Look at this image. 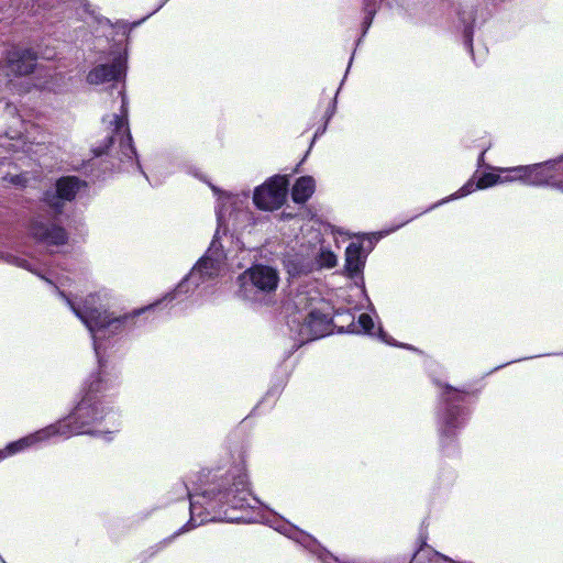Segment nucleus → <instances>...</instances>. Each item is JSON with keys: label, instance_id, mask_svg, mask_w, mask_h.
Returning <instances> with one entry per match:
<instances>
[{"label": "nucleus", "instance_id": "7ed1b4c3", "mask_svg": "<svg viewBox=\"0 0 563 563\" xmlns=\"http://www.w3.org/2000/svg\"><path fill=\"white\" fill-rule=\"evenodd\" d=\"M0 261L9 265L25 269L38 276L47 284L54 286L60 299L85 324L90 335H96L95 331L97 330V327L101 324L103 320H106L104 318H107L111 311L114 300V296L111 290L101 288L97 291L90 292L80 301L73 300L68 295L65 294V291L59 289V285L64 286L65 283L59 279L56 283L53 282L49 276L44 274L37 267L33 260L25 255L22 243L13 238L5 236L0 239Z\"/></svg>", "mask_w": 563, "mask_h": 563}, {"label": "nucleus", "instance_id": "f3484780", "mask_svg": "<svg viewBox=\"0 0 563 563\" xmlns=\"http://www.w3.org/2000/svg\"><path fill=\"white\" fill-rule=\"evenodd\" d=\"M36 54L30 48L14 46L7 52L5 71L7 75L25 76L31 74L36 65Z\"/></svg>", "mask_w": 563, "mask_h": 563}, {"label": "nucleus", "instance_id": "5701e85b", "mask_svg": "<svg viewBox=\"0 0 563 563\" xmlns=\"http://www.w3.org/2000/svg\"><path fill=\"white\" fill-rule=\"evenodd\" d=\"M497 172L500 174V184L521 181L527 185L526 165L510 168H498Z\"/></svg>", "mask_w": 563, "mask_h": 563}, {"label": "nucleus", "instance_id": "f704fd0d", "mask_svg": "<svg viewBox=\"0 0 563 563\" xmlns=\"http://www.w3.org/2000/svg\"><path fill=\"white\" fill-rule=\"evenodd\" d=\"M20 176H15L12 178V183L19 184Z\"/></svg>", "mask_w": 563, "mask_h": 563}, {"label": "nucleus", "instance_id": "58836bf2", "mask_svg": "<svg viewBox=\"0 0 563 563\" xmlns=\"http://www.w3.org/2000/svg\"><path fill=\"white\" fill-rule=\"evenodd\" d=\"M412 220H413V217H410L409 220L405 221L404 223L406 224L407 222L412 221Z\"/></svg>", "mask_w": 563, "mask_h": 563}, {"label": "nucleus", "instance_id": "f03ea898", "mask_svg": "<svg viewBox=\"0 0 563 563\" xmlns=\"http://www.w3.org/2000/svg\"><path fill=\"white\" fill-rule=\"evenodd\" d=\"M216 213L218 228L208 250L175 289L163 298L164 301L181 303L200 287L212 283L224 273L230 253L225 250L224 243L232 240V236L228 235L229 227L232 225L233 230H238L251 220L249 192L221 194Z\"/></svg>", "mask_w": 563, "mask_h": 563}, {"label": "nucleus", "instance_id": "c9c22d12", "mask_svg": "<svg viewBox=\"0 0 563 563\" xmlns=\"http://www.w3.org/2000/svg\"><path fill=\"white\" fill-rule=\"evenodd\" d=\"M146 18L142 19L141 21H137V22H134L133 25L136 26V25H140Z\"/></svg>", "mask_w": 563, "mask_h": 563}, {"label": "nucleus", "instance_id": "4c0bfd02", "mask_svg": "<svg viewBox=\"0 0 563 563\" xmlns=\"http://www.w3.org/2000/svg\"><path fill=\"white\" fill-rule=\"evenodd\" d=\"M0 563H7L5 560L2 558V555L0 554Z\"/></svg>", "mask_w": 563, "mask_h": 563}, {"label": "nucleus", "instance_id": "e433bc0d", "mask_svg": "<svg viewBox=\"0 0 563 563\" xmlns=\"http://www.w3.org/2000/svg\"><path fill=\"white\" fill-rule=\"evenodd\" d=\"M44 57H45V58H47V59H51V58H53V55H51V54H44Z\"/></svg>", "mask_w": 563, "mask_h": 563}, {"label": "nucleus", "instance_id": "bb28decb", "mask_svg": "<svg viewBox=\"0 0 563 563\" xmlns=\"http://www.w3.org/2000/svg\"><path fill=\"white\" fill-rule=\"evenodd\" d=\"M63 3L69 8V9H74L76 11V13L81 18V14L78 12L79 10H82V12L85 13H90V10H89V3L87 2V0H63Z\"/></svg>", "mask_w": 563, "mask_h": 563}, {"label": "nucleus", "instance_id": "a878e982", "mask_svg": "<svg viewBox=\"0 0 563 563\" xmlns=\"http://www.w3.org/2000/svg\"><path fill=\"white\" fill-rule=\"evenodd\" d=\"M500 174L496 173H485L483 174L478 180L476 181V188L486 189L488 187L500 184Z\"/></svg>", "mask_w": 563, "mask_h": 563}, {"label": "nucleus", "instance_id": "a211bd4d", "mask_svg": "<svg viewBox=\"0 0 563 563\" xmlns=\"http://www.w3.org/2000/svg\"><path fill=\"white\" fill-rule=\"evenodd\" d=\"M118 385V375L108 369L99 360V369L88 377L85 383L86 395L98 399V395H104L113 390Z\"/></svg>", "mask_w": 563, "mask_h": 563}, {"label": "nucleus", "instance_id": "cd10ccee", "mask_svg": "<svg viewBox=\"0 0 563 563\" xmlns=\"http://www.w3.org/2000/svg\"><path fill=\"white\" fill-rule=\"evenodd\" d=\"M357 322L365 333H371L374 328V321L367 313H361L358 316Z\"/></svg>", "mask_w": 563, "mask_h": 563}, {"label": "nucleus", "instance_id": "1a4fd4ad", "mask_svg": "<svg viewBox=\"0 0 563 563\" xmlns=\"http://www.w3.org/2000/svg\"><path fill=\"white\" fill-rule=\"evenodd\" d=\"M240 295L246 300H258L260 295H268L277 289L279 275L276 268L256 264L238 278Z\"/></svg>", "mask_w": 563, "mask_h": 563}, {"label": "nucleus", "instance_id": "72a5a7b5", "mask_svg": "<svg viewBox=\"0 0 563 563\" xmlns=\"http://www.w3.org/2000/svg\"><path fill=\"white\" fill-rule=\"evenodd\" d=\"M168 0H163L161 4L157 7L156 10H153V13H156L157 10H159Z\"/></svg>", "mask_w": 563, "mask_h": 563}, {"label": "nucleus", "instance_id": "39448f33", "mask_svg": "<svg viewBox=\"0 0 563 563\" xmlns=\"http://www.w3.org/2000/svg\"><path fill=\"white\" fill-rule=\"evenodd\" d=\"M465 391L445 385L441 391V401L437 410L439 443L444 454L451 455L456 449V440L467 421V411L462 406Z\"/></svg>", "mask_w": 563, "mask_h": 563}, {"label": "nucleus", "instance_id": "ea45409f", "mask_svg": "<svg viewBox=\"0 0 563 563\" xmlns=\"http://www.w3.org/2000/svg\"><path fill=\"white\" fill-rule=\"evenodd\" d=\"M412 220H413V217H410L409 220L405 221L404 223L406 224L407 222L412 221Z\"/></svg>", "mask_w": 563, "mask_h": 563}, {"label": "nucleus", "instance_id": "ddd939ff", "mask_svg": "<svg viewBox=\"0 0 563 563\" xmlns=\"http://www.w3.org/2000/svg\"><path fill=\"white\" fill-rule=\"evenodd\" d=\"M288 180L285 176L275 175L257 186L253 192V202L257 209L273 211L279 209L287 196Z\"/></svg>", "mask_w": 563, "mask_h": 563}, {"label": "nucleus", "instance_id": "6e6552de", "mask_svg": "<svg viewBox=\"0 0 563 563\" xmlns=\"http://www.w3.org/2000/svg\"><path fill=\"white\" fill-rule=\"evenodd\" d=\"M60 214H55L44 207L32 216L27 224L29 235L37 243L46 246H60L67 243L68 233L59 221Z\"/></svg>", "mask_w": 563, "mask_h": 563}, {"label": "nucleus", "instance_id": "4468645a", "mask_svg": "<svg viewBox=\"0 0 563 563\" xmlns=\"http://www.w3.org/2000/svg\"><path fill=\"white\" fill-rule=\"evenodd\" d=\"M126 71V58L119 54L109 63L96 65L87 74L86 80L89 85L99 86L107 82H120Z\"/></svg>", "mask_w": 563, "mask_h": 563}, {"label": "nucleus", "instance_id": "6ab92c4d", "mask_svg": "<svg viewBox=\"0 0 563 563\" xmlns=\"http://www.w3.org/2000/svg\"><path fill=\"white\" fill-rule=\"evenodd\" d=\"M366 254L363 247L357 243H350L345 250V272L350 278H357L362 287H364L363 269L365 266Z\"/></svg>", "mask_w": 563, "mask_h": 563}, {"label": "nucleus", "instance_id": "473e14b6", "mask_svg": "<svg viewBox=\"0 0 563 563\" xmlns=\"http://www.w3.org/2000/svg\"><path fill=\"white\" fill-rule=\"evenodd\" d=\"M5 459H7V456H5V454H4V451H3V449H1V450H0V462H1V461H3V460H5Z\"/></svg>", "mask_w": 563, "mask_h": 563}, {"label": "nucleus", "instance_id": "0eeeda50", "mask_svg": "<svg viewBox=\"0 0 563 563\" xmlns=\"http://www.w3.org/2000/svg\"><path fill=\"white\" fill-rule=\"evenodd\" d=\"M298 316L295 314L288 322L294 338L303 344L323 338L330 333L331 317L321 309L312 306V300L306 294H298L295 298Z\"/></svg>", "mask_w": 563, "mask_h": 563}, {"label": "nucleus", "instance_id": "c85d7f7f", "mask_svg": "<svg viewBox=\"0 0 563 563\" xmlns=\"http://www.w3.org/2000/svg\"><path fill=\"white\" fill-rule=\"evenodd\" d=\"M402 225H405V223H400L398 225H396L395 228H391L389 230H386V231H380V232H377V233H374L373 234V239L375 241H378L380 238L385 236V235H388L389 233L396 231L397 229L401 228Z\"/></svg>", "mask_w": 563, "mask_h": 563}, {"label": "nucleus", "instance_id": "4be33fe9", "mask_svg": "<svg viewBox=\"0 0 563 563\" xmlns=\"http://www.w3.org/2000/svg\"><path fill=\"white\" fill-rule=\"evenodd\" d=\"M459 20L462 26V33L464 38V44L468 48V51L473 52V23L475 21L474 10L472 8H467L462 10L459 13Z\"/></svg>", "mask_w": 563, "mask_h": 563}, {"label": "nucleus", "instance_id": "b1692460", "mask_svg": "<svg viewBox=\"0 0 563 563\" xmlns=\"http://www.w3.org/2000/svg\"><path fill=\"white\" fill-rule=\"evenodd\" d=\"M476 183H474L473 179H470L465 185H463L456 192L452 194L451 196L433 203L431 207H429L424 212H428L430 210H433L438 208L439 206H442L451 200H455L459 198H463L470 194H472L474 190H476Z\"/></svg>", "mask_w": 563, "mask_h": 563}, {"label": "nucleus", "instance_id": "9d476101", "mask_svg": "<svg viewBox=\"0 0 563 563\" xmlns=\"http://www.w3.org/2000/svg\"><path fill=\"white\" fill-rule=\"evenodd\" d=\"M152 307L153 306H147L120 314H117L111 310L107 318H104L106 320H103L101 324L97 327V330L95 331L96 335H90L97 356H100V350L102 347L100 341L103 338L121 335L137 328L140 325V317Z\"/></svg>", "mask_w": 563, "mask_h": 563}, {"label": "nucleus", "instance_id": "dca6fc26", "mask_svg": "<svg viewBox=\"0 0 563 563\" xmlns=\"http://www.w3.org/2000/svg\"><path fill=\"white\" fill-rule=\"evenodd\" d=\"M284 265L292 277L307 275L316 269V250L305 245L291 249L284 255Z\"/></svg>", "mask_w": 563, "mask_h": 563}, {"label": "nucleus", "instance_id": "9b49d317", "mask_svg": "<svg viewBox=\"0 0 563 563\" xmlns=\"http://www.w3.org/2000/svg\"><path fill=\"white\" fill-rule=\"evenodd\" d=\"M86 181L77 176H64L56 180L55 187L44 191L42 203L55 214H62L66 202L73 201Z\"/></svg>", "mask_w": 563, "mask_h": 563}, {"label": "nucleus", "instance_id": "7c9ffc66", "mask_svg": "<svg viewBox=\"0 0 563 563\" xmlns=\"http://www.w3.org/2000/svg\"><path fill=\"white\" fill-rule=\"evenodd\" d=\"M378 333H379V338H380L384 342H386V343H388V344H391V343L386 339V338H387V334L383 331V329H379V330H378Z\"/></svg>", "mask_w": 563, "mask_h": 563}, {"label": "nucleus", "instance_id": "393cba45", "mask_svg": "<svg viewBox=\"0 0 563 563\" xmlns=\"http://www.w3.org/2000/svg\"><path fill=\"white\" fill-rule=\"evenodd\" d=\"M336 264V256L329 250L316 251V268H332Z\"/></svg>", "mask_w": 563, "mask_h": 563}, {"label": "nucleus", "instance_id": "2f4dec72", "mask_svg": "<svg viewBox=\"0 0 563 563\" xmlns=\"http://www.w3.org/2000/svg\"><path fill=\"white\" fill-rule=\"evenodd\" d=\"M327 124L328 122L324 123V125L322 128H319L314 134V137H317L319 134H322L324 133L325 129H327Z\"/></svg>", "mask_w": 563, "mask_h": 563}, {"label": "nucleus", "instance_id": "f8f14e48", "mask_svg": "<svg viewBox=\"0 0 563 563\" xmlns=\"http://www.w3.org/2000/svg\"><path fill=\"white\" fill-rule=\"evenodd\" d=\"M527 185L548 186L563 192V154L543 163L526 165Z\"/></svg>", "mask_w": 563, "mask_h": 563}, {"label": "nucleus", "instance_id": "aec40b11", "mask_svg": "<svg viewBox=\"0 0 563 563\" xmlns=\"http://www.w3.org/2000/svg\"><path fill=\"white\" fill-rule=\"evenodd\" d=\"M396 4L400 7H410L411 4H418L419 0H394ZM386 3L388 7H391L393 3L389 0H363V10L364 18L362 22L363 35L366 34L369 26L372 25L374 15L379 7V4Z\"/></svg>", "mask_w": 563, "mask_h": 563}, {"label": "nucleus", "instance_id": "423d86ee", "mask_svg": "<svg viewBox=\"0 0 563 563\" xmlns=\"http://www.w3.org/2000/svg\"><path fill=\"white\" fill-rule=\"evenodd\" d=\"M121 97V113L112 114L109 120V132L101 145L93 148L96 156L110 154L115 156L123 164H132L141 170L136 151L133 146L132 136L128 125V100L123 86L118 91Z\"/></svg>", "mask_w": 563, "mask_h": 563}, {"label": "nucleus", "instance_id": "2eb2a0df", "mask_svg": "<svg viewBox=\"0 0 563 563\" xmlns=\"http://www.w3.org/2000/svg\"><path fill=\"white\" fill-rule=\"evenodd\" d=\"M66 428L63 424H49L40 430H36L33 433H30L16 441H12L5 445L3 449L7 457L26 451L33 446L42 442H46L52 438L57 437V434H68V431H65Z\"/></svg>", "mask_w": 563, "mask_h": 563}, {"label": "nucleus", "instance_id": "a19ab883", "mask_svg": "<svg viewBox=\"0 0 563 563\" xmlns=\"http://www.w3.org/2000/svg\"><path fill=\"white\" fill-rule=\"evenodd\" d=\"M483 157H484V152L481 153L479 159H483Z\"/></svg>", "mask_w": 563, "mask_h": 563}, {"label": "nucleus", "instance_id": "412c9836", "mask_svg": "<svg viewBox=\"0 0 563 563\" xmlns=\"http://www.w3.org/2000/svg\"><path fill=\"white\" fill-rule=\"evenodd\" d=\"M314 179L311 176H302L292 186L291 198L296 203H305L314 192Z\"/></svg>", "mask_w": 563, "mask_h": 563}, {"label": "nucleus", "instance_id": "20e7f679", "mask_svg": "<svg viewBox=\"0 0 563 563\" xmlns=\"http://www.w3.org/2000/svg\"><path fill=\"white\" fill-rule=\"evenodd\" d=\"M53 424L65 426L68 434H57L63 439H69L76 434H90L110 442L120 430L119 412L100 399L84 396L73 411L65 418Z\"/></svg>", "mask_w": 563, "mask_h": 563}, {"label": "nucleus", "instance_id": "f257e3e1", "mask_svg": "<svg viewBox=\"0 0 563 563\" xmlns=\"http://www.w3.org/2000/svg\"><path fill=\"white\" fill-rule=\"evenodd\" d=\"M190 519L173 536L155 545L156 553L166 548L176 537L209 521L225 520L250 521L251 518L235 515L262 505L251 495L244 453H239L236 461L228 470L209 472L206 483H201L195 493H188Z\"/></svg>", "mask_w": 563, "mask_h": 563}, {"label": "nucleus", "instance_id": "c756f323", "mask_svg": "<svg viewBox=\"0 0 563 563\" xmlns=\"http://www.w3.org/2000/svg\"><path fill=\"white\" fill-rule=\"evenodd\" d=\"M335 109H336V98L333 99L332 103L329 106V108L327 109V111L324 113L325 122L330 121V119L335 113Z\"/></svg>", "mask_w": 563, "mask_h": 563}]
</instances>
